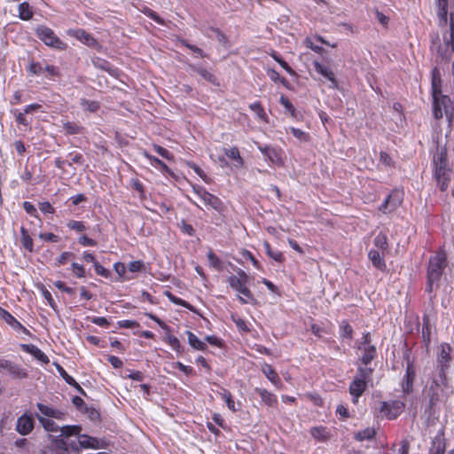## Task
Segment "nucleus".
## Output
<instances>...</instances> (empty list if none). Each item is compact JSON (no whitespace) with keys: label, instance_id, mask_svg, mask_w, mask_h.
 Wrapping results in <instances>:
<instances>
[{"label":"nucleus","instance_id":"58836bf2","mask_svg":"<svg viewBox=\"0 0 454 454\" xmlns=\"http://www.w3.org/2000/svg\"><path fill=\"white\" fill-rule=\"evenodd\" d=\"M19 18L22 20H29L33 17V11L27 2H23L19 4Z\"/></svg>","mask_w":454,"mask_h":454},{"label":"nucleus","instance_id":"9b49d317","mask_svg":"<svg viewBox=\"0 0 454 454\" xmlns=\"http://www.w3.org/2000/svg\"><path fill=\"white\" fill-rule=\"evenodd\" d=\"M258 150L274 165H284V151L279 147L271 145H262L255 142Z\"/></svg>","mask_w":454,"mask_h":454},{"label":"nucleus","instance_id":"a19ab883","mask_svg":"<svg viewBox=\"0 0 454 454\" xmlns=\"http://www.w3.org/2000/svg\"><path fill=\"white\" fill-rule=\"evenodd\" d=\"M37 419L39 420L40 424L43 426V427L47 432H58L60 431V427L58 426L56 422L53 420L39 416L37 415Z\"/></svg>","mask_w":454,"mask_h":454},{"label":"nucleus","instance_id":"774afa93","mask_svg":"<svg viewBox=\"0 0 454 454\" xmlns=\"http://www.w3.org/2000/svg\"><path fill=\"white\" fill-rule=\"evenodd\" d=\"M291 133L297 139L302 142H308L309 140V133L304 132L303 130L291 127L290 128Z\"/></svg>","mask_w":454,"mask_h":454},{"label":"nucleus","instance_id":"20e7f679","mask_svg":"<svg viewBox=\"0 0 454 454\" xmlns=\"http://www.w3.org/2000/svg\"><path fill=\"white\" fill-rule=\"evenodd\" d=\"M373 369L371 367H358L356 374L354 376L348 387V392L352 396L353 403H357L359 398L363 395L368 387V383L372 380Z\"/></svg>","mask_w":454,"mask_h":454},{"label":"nucleus","instance_id":"a211bd4d","mask_svg":"<svg viewBox=\"0 0 454 454\" xmlns=\"http://www.w3.org/2000/svg\"><path fill=\"white\" fill-rule=\"evenodd\" d=\"M20 348L24 352L32 355L35 359L43 364H47L50 363L48 356L34 344H20Z\"/></svg>","mask_w":454,"mask_h":454},{"label":"nucleus","instance_id":"79ce46f5","mask_svg":"<svg viewBox=\"0 0 454 454\" xmlns=\"http://www.w3.org/2000/svg\"><path fill=\"white\" fill-rule=\"evenodd\" d=\"M219 395L224 400L229 410L233 412L237 411L238 409L236 408L235 401L231 393L228 389L223 388L222 391L219 392Z\"/></svg>","mask_w":454,"mask_h":454},{"label":"nucleus","instance_id":"052dcab7","mask_svg":"<svg viewBox=\"0 0 454 454\" xmlns=\"http://www.w3.org/2000/svg\"><path fill=\"white\" fill-rule=\"evenodd\" d=\"M270 56L272 57V59L277 61L280 67L285 69L288 74H294V69L288 65V63L284 60L277 52H273L270 54Z\"/></svg>","mask_w":454,"mask_h":454},{"label":"nucleus","instance_id":"7c9ffc66","mask_svg":"<svg viewBox=\"0 0 454 454\" xmlns=\"http://www.w3.org/2000/svg\"><path fill=\"white\" fill-rule=\"evenodd\" d=\"M431 89L432 95L442 93V76L440 70L434 67L431 72Z\"/></svg>","mask_w":454,"mask_h":454},{"label":"nucleus","instance_id":"de8ad7c7","mask_svg":"<svg viewBox=\"0 0 454 454\" xmlns=\"http://www.w3.org/2000/svg\"><path fill=\"white\" fill-rule=\"evenodd\" d=\"M81 106L83 110L88 111L90 113H96L100 108V104L98 101L89 100L86 98L81 99Z\"/></svg>","mask_w":454,"mask_h":454},{"label":"nucleus","instance_id":"09e8293b","mask_svg":"<svg viewBox=\"0 0 454 454\" xmlns=\"http://www.w3.org/2000/svg\"><path fill=\"white\" fill-rule=\"evenodd\" d=\"M67 227L75 232H83L88 229L84 222L77 220H69L67 223Z\"/></svg>","mask_w":454,"mask_h":454},{"label":"nucleus","instance_id":"3c124183","mask_svg":"<svg viewBox=\"0 0 454 454\" xmlns=\"http://www.w3.org/2000/svg\"><path fill=\"white\" fill-rule=\"evenodd\" d=\"M196 71L207 82H208L214 85H219V82H218L215 75L214 74H212L211 72H209L208 70L200 67V68H197Z\"/></svg>","mask_w":454,"mask_h":454},{"label":"nucleus","instance_id":"bf43d9fd","mask_svg":"<svg viewBox=\"0 0 454 454\" xmlns=\"http://www.w3.org/2000/svg\"><path fill=\"white\" fill-rule=\"evenodd\" d=\"M188 167L192 168L205 183L209 184L210 178L207 176L204 170L194 162H188Z\"/></svg>","mask_w":454,"mask_h":454},{"label":"nucleus","instance_id":"6e6d98bb","mask_svg":"<svg viewBox=\"0 0 454 454\" xmlns=\"http://www.w3.org/2000/svg\"><path fill=\"white\" fill-rule=\"evenodd\" d=\"M131 187L139 193L140 200H144L146 199L145 186L139 179H131Z\"/></svg>","mask_w":454,"mask_h":454},{"label":"nucleus","instance_id":"c9c22d12","mask_svg":"<svg viewBox=\"0 0 454 454\" xmlns=\"http://www.w3.org/2000/svg\"><path fill=\"white\" fill-rule=\"evenodd\" d=\"M263 247H264L266 254L272 260H274L278 262H283L285 261V256H284L283 253L280 251H278V250H276V251L273 250L271 248L270 242L264 241Z\"/></svg>","mask_w":454,"mask_h":454},{"label":"nucleus","instance_id":"7ed1b4c3","mask_svg":"<svg viewBox=\"0 0 454 454\" xmlns=\"http://www.w3.org/2000/svg\"><path fill=\"white\" fill-rule=\"evenodd\" d=\"M236 275H231L227 278V282L231 289L238 293V300L241 304H253L255 298L252 291L247 286L248 276L241 269L236 270Z\"/></svg>","mask_w":454,"mask_h":454},{"label":"nucleus","instance_id":"c756f323","mask_svg":"<svg viewBox=\"0 0 454 454\" xmlns=\"http://www.w3.org/2000/svg\"><path fill=\"white\" fill-rule=\"evenodd\" d=\"M142 154L150 161L152 166L160 168L162 172L167 173L170 176L174 175L173 171L168 168V166L159 158L150 154L146 151H144Z\"/></svg>","mask_w":454,"mask_h":454},{"label":"nucleus","instance_id":"603ef678","mask_svg":"<svg viewBox=\"0 0 454 454\" xmlns=\"http://www.w3.org/2000/svg\"><path fill=\"white\" fill-rule=\"evenodd\" d=\"M207 260L210 267L214 268L218 271L223 270V262L213 251H209L207 253Z\"/></svg>","mask_w":454,"mask_h":454},{"label":"nucleus","instance_id":"13d9d810","mask_svg":"<svg viewBox=\"0 0 454 454\" xmlns=\"http://www.w3.org/2000/svg\"><path fill=\"white\" fill-rule=\"evenodd\" d=\"M452 172H447L444 174V176H436L434 177L436 179L437 184L442 192H445L450 184V174Z\"/></svg>","mask_w":454,"mask_h":454},{"label":"nucleus","instance_id":"cd10ccee","mask_svg":"<svg viewBox=\"0 0 454 454\" xmlns=\"http://www.w3.org/2000/svg\"><path fill=\"white\" fill-rule=\"evenodd\" d=\"M311 436L320 442H325L330 439V431L326 427L317 426L313 427L309 430Z\"/></svg>","mask_w":454,"mask_h":454},{"label":"nucleus","instance_id":"bb28decb","mask_svg":"<svg viewBox=\"0 0 454 454\" xmlns=\"http://www.w3.org/2000/svg\"><path fill=\"white\" fill-rule=\"evenodd\" d=\"M446 450V443L443 434H438L432 441L428 454H444Z\"/></svg>","mask_w":454,"mask_h":454},{"label":"nucleus","instance_id":"f704fd0d","mask_svg":"<svg viewBox=\"0 0 454 454\" xmlns=\"http://www.w3.org/2000/svg\"><path fill=\"white\" fill-rule=\"evenodd\" d=\"M249 108L256 114V116L265 123L269 122V117L260 101L254 102L249 105Z\"/></svg>","mask_w":454,"mask_h":454},{"label":"nucleus","instance_id":"dca6fc26","mask_svg":"<svg viewBox=\"0 0 454 454\" xmlns=\"http://www.w3.org/2000/svg\"><path fill=\"white\" fill-rule=\"evenodd\" d=\"M0 318L4 320L13 330L20 331L24 334L31 337V332L26 328L19 320H17L9 311L2 312Z\"/></svg>","mask_w":454,"mask_h":454},{"label":"nucleus","instance_id":"69168bd1","mask_svg":"<svg viewBox=\"0 0 454 454\" xmlns=\"http://www.w3.org/2000/svg\"><path fill=\"white\" fill-rule=\"evenodd\" d=\"M279 103L284 106V108L288 111L293 117L296 114V110L292 102L284 95H282L279 98Z\"/></svg>","mask_w":454,"mask_h":454},{"label":"nucleus","instance_id":"0e129e2a","mask_svg":"<svg viewBox=\"0 0 454 454\" xmlns=\"http://www.w3.org/2000/svg\"><path fill=\"white\" fill-rule=\"evenodd\" d=\"M142 12L145 15H146L148 18H150L153 21H155L157 24H159V25H164L165 24L164 20L161 17H160L153 10H152V9H150L148 7H145L142 11Z\"/></svg>","mask_w":454,"mask_h":454},{"label":"nucleus","instance_id":"a878e982","mask_svg":"<svg viewBox=\"0 0 454 454\" xmlns=\"http://www.w3.org/2000/svg\"><path fill=\"white\" fill-rule=\"evenodd\" d=\"M431 333H432V327H431V324H430L429 316L424 315L422 317L421 338H422V341L427 348H428L431 344Z\"/></svg>","mask_w":454,"mask_h":454},{"label":"nucleus","instance_id":"4c0bfd02","mask_svg":"<svg viewBox=\"0 0 454 454\" xmlns=\"http://www.w3.org/2000/svg\"><path fill=\"white\" fill-rule=\"evenodd\" d=\"M189 344L197 350L205 351L207 348V344L200 340L192 332H187Z\"/></svg>","mask_w":454,"mask_h":454},{"label":"nucleus","instance_id":"4d7b16f0","mask_svg":"<svg viewBox=\"0 0 454 454\" xmlns=\"http://www.w3.org/2000/svg\"><path fill=\"white\" fill-rule=\"evenodd\" d=\"M44 68L40 62L31 60L27 67V71L33 75H40L43 74Z\"/></svg>","mask_w":454,"mask_h":454},{"label":"nucleus","instance_id":"b1692460","mask_svg":"<svg viewBox=\"0 0 454 454\" xmlns=\"http://www.w3.org/2000/svg\"><path fill=\"white\" fill-rule=\"evenodd\" d=\"M203 194L205 196L203 202L206 206L212 207L218 213H223L225 210V206L220 198L210 192H204Z\"/></svg>","mask_w":454,"mask_h":454},{"label":"nucleus","instance_id":"0eeeda50","mask_svg":"<svg viewBox=\"0 0 454 454\" xmlns=\"http://www.w3.org/2000/svg\"><path fill=\"white\" fill-rule=\"evenodd\" d=\"M35 32L38 39L49 47L61 51L67 48V44L57 36L55 32L47 26L40 25L35 28Z\"/></svg>","mask_w":454,"mask_h":454},{"label":"nucleus","instance_id":"1a4fd4ad","mask_svg":"<svg viewBox=\"0 0 454 454\" xmlns=\"http://www.w3.org/2000/svg\"><path fill=\"white\" fill-rule=\"evenodd\" d=\"M416 377L417 371L414 363L408 359L405 372L399 383L403 396L411 395L414 392Z\"/></svg>","mask_w":454,"mask_h":454},{"label":"nucleus","instance_id":"f257e3e1","mask_svg":"<svg viewBox=\"0 0 454 454\" xmlns=\"http://www.w3.org/2000/svg\"><path fill=\"white\" fill-rule=\"evenodd\" d=\"M425 393L427 399V411L431 413L439 403L447 402L453 394V388L448 375L442 376L433 372Z\"/></svg>","mask_w":454,"mask_h":454},{"label":"nucleus","instance_id":"393cba45","mask_svg":"<svg viewBox=\"0 0 454 454\" xmlns=\"http://www.w3.org/2000/svg\"><path fill=\"white\" fill-rule=\"evenodd\" d=\"M358 349L362 351L360 361L365 365L364 367H367V365L377 357V348L375 345L367 347L358 346Z\"/></svg>","mask_w":454,"mask_h":454},{"label":"nucleus","instance_id":"e2e57ef3","mask_svg":"<svg viewBox=\"0 0 454 454\" xmlns=\"http://www.w3.org/2000/svg\"><path fill=\"white\" fill-rule=\"evenodd\" d=\"M153 150L159 154L160 155L162 158L168 160H174V155L172 153H170L168 150H167L166 148L159 145H156L154 144L153 145Z\"/></svg>","mask_w":454,"mask_h":454},{"label":"nucleus","instance_id":"a18cd8bd","mask_svg":"<svg viewBox=\"0 0 454 454\" xmlns=\"http://www.w3.org/2000/svg\"><path fill=\"white\" fill-rule=\"evenodd\" d=\"M82 427L79 425L63 426L60 427L61 435L70 437L73 435H78L80 437L82 432Z\"/></svg>","mask_w":454,"mask_h":454},{"label":"nucleus","instance_id":"72a5a7b5","mask_svg":"<svg viewBox=\"0 0 454 454\" xmlns=\"http://www.w3.org/2000/svg\"><path fill=\"white\" fill-rule=\"evenodd\" d=\"M373 244L376 247V250L380 251L382 254H386L388 250L387 237L385 233L380 232L374 239Z\"/></svg>","mask_w":454,"mask_h":454},{"label":"nucleus","instance_id":"aec40b11","mask_svg":"<svg viewBox=\"0 0 454 454\" xmlns=\"http://www.w3.org/2000/svg\"><path fill=\"white\" fill-rule=\"evenodd\" d=\"M313 67L317 73L323 75L325 78H326L331 82V85H330L331 88L335 89L338 87V82L335 78L334 73L330 68L322 65L318 61H314Z\"/></svg>","mask_w":454,"mask_h":454},{"label":"nucleus","instance_id":"49530a36","mask_svg":"<svg viewBox=\"0 0 454 454\" xmlns=\"http://www.w3.org/2000/svg\"><path fill=\"white\" fill-rule=\"evenodd\" d=\"M375 434H376V432L373 428L367 427L364 430L357 432L355 434V439L359 442H363L364 440H372L374 438Z\"/></svg>","mask_w":454,"mask_h":454},{"label":"nucleus","instance_id":"412c9836","mask_svg":"<svg viewBox=\"0 0 454 454\" xmlns=\"http://www.w3.org/2000/svg\"><path fill=\"white\" fill-rule=\"evenodd\" d=\"M262 372L265 375V377L277 387L282 388L283 383L281 379L278 376V373L276 372L274 367L271 364L264 363L262 365Z\"/></svg>","mask_w":454,"mask_h":454},{"label":"nucleus","instance_id":"5fc2aeb1","mask_svg":"<svg viewBox=\"0 0 454 454\" xmlns=\"http://www.w3.org/2000/svg\"><path fill=\"white\" fill-rule=\"evenodd\" d=\"M68 158L67 166H72V164L82 165L84 163L83 155L76 151L69 153Z\"/></svg>","mask_w":454,"mask_h":454},{"label":"nucleus","instance_id":"ea45409f","mask_svg":"<svg viewBox=\"0 0 454 454\" xmlns=\"http://www.w3.org/2000/svg\"><path fill=\"white\" fill-rule=\"evenodd\" d=\"M65 132L68 135L82 134L84 128L74 121H67L63 124Z\"/></svg>","mask_w":454,"mask_h":454},{"label":"nucleus","instance_id":"2eb2a0df","mask_svg":"<svg viewBox=\"0 0 454 454\" xmlns=\"http://www.w3.org/2000/svg\"><path fill=\"white\" fill-rule=\"evenodd\" d=\"M35 427V421L31 414L24 413L18 418L16 431L21 435L29 434Z\"/></svg>","mask_w":454,"mask_h":454},{"label":"nucleus","instance_id":"338daca9","mask_svg":"<svg viewBox=\"0 0 454 454\" xmlns=\"http://www.w3.org/2000/svg\"><path fill=\"white\" fill-rule=\"evenodd\" d=\"M180 43L183 46H184L187 49H189L190 51H192V52H194L197 55H199L200 58H205L206 57L204 51L200 48H199L198 46H196L194 44L190 43L187 40L181 39L180 40Z\"/></svg>","mask_w":454,"mask_h":454},{"label":"nucleus","instance_id":"5701e85b","mask_svg":"<svg viewBox=\"0 0 454 454\" xmlns=\"http://www.w3.org/2000/svg\"><path fill=\"white\" fill-rule=\"evenodd\" d=\"M385 254H382L379 250L371 249L368 253V258L372 262V265L379 270L384 272L387 270V264L384 259Z\"/></svg>","mask_w":454,"mask_h":454},{"label":"nucleus","instance_id":"423d86ee","mask_svg":"<svg viewBox=\"0 0 454 454\" xmlns=\"http://www.w3.org/2000/svg\"><path fill=\"white\" fill-rule=\"evenodd\" d=\"M453 348L447 342H442L436 348L435 370L434 373L448 375L452 363Z\"/></svg>","mask_w":454,"mask_h":454},{"label":"nucleus","instance_id":"c85d7f7f","mask_svg":"<svg viewBox=\"0 0 454 454\" xmlns=\"http://www.w3.org/2000/svg\"><path fill=\"white\" fill-rule=\"evenodd\" d=\"M437 7L439 26L445 27L448 24V0H437Z\"/></svg>","mask_w":454,"mask_h":454},{"label":"nucleus","instance_id":"f8f14e48","mask_svg":"<svg viewBox=\"0 0 454 454\" xmlns=\"http://www.w3.org/2000/svg\"><path fill=\"white\" fill-rule=\"evenodd\" d=\"M433 166L434 177H442L447 172H452V169L449 168L447 150L445 148L438 151L434 156Z\"/></svg>","mask_w":454,"mask_h":454},{"label":"nucleus","instance_id":"c03bdc74","mask_svg":"<svg viewBox=\"0 0 454 454\" xmlns=\"http://www.w3.org/2000/svg\"><path fill=\"white\" fill-rule=\"evenodd\" d=\"M165 296L174 304L182 306L185 309H188L192 311H193V306L191 305L188 301L183 300L182 298H179L176 295H174L171 292L166 291L164 293Z\"/></svg>","mask_w":454,"mask_h":454},{"label":"nucleus","instance_id":"473e14b6","mask_svg":"<svg viewBox=\"0 0 454 454\" xmlns=\"http://www.w3.org/2000/svg\"><path fill=\"white\" fill-rule=\"evenodd\" d=\"M20 241L23 247L27 252L32 253L34 251L33 239L30 237L28 231L24 226H21L20 228Z\"/></svg>","mask_w":454,"mask_h":454},{"label":"nucleus","instance_id":"4468645a","mask_svg":"<svg viewBox=\"0 0 454 454\" xmlns=\"http://www.w3.org/2000/svg\"><path fill=\"white\" fill-rule=\"evenodd\" d=\"M79 444L83 449L98 450L106 449L109 446V442L104 438L98 439L88 434H81L79 438Z\"/></svg>","mask_w":454,"mask_h":454},{"label":"nucleus","instance_id":"2f4dec72","mask_svg":"<svg viewBox=\"0 0 454 454\" xmlns=\"http://www.w3.org/2000/svg\"><path fill=\"white\" fill-rule=\"evenodd\" d=\"M224 154L231 160L235 161L237 168H241L244 165V160L240 155L239 150L237 146L231 148H223Z\"/></svg>","mask_w":454,"mask_h":454},{"label":"nucleus","instance_id":"e433bc0d","mask_svg":"<svg viewBox=\"0 0 454 454\" xmlns=\"http://www.w3.org/2000/svg\"><path fill=\"white\" fill-rule=\"evenodd\" d=\"M340 336L341 339L352 340L354 330L348 320H341L339 325Z\"/></svg>","mask_w":454,"mask_h":454},{"label":"nucleus","instance_id":"ddd939ff","mask_svg":"<svg viewBox=\"0 0 454 454\" xmlns=\"http://www.w3.org/2000/svg\"><path fill=\"white\" fill-rule=\"evenodd\" d=\"M7 371L14 379L22 380L27 378V371L18 364L10 360L0 358V372Z\"/></svg>","mask_w":454,"mask_h":454},{"label":"nucleus","instance_id":"f3484780","mask_svg":"<svg viewBox=\"0 0 454 454\" xmlns=\"http://www.w3.org/2000/svg\"><path fill=\"white\" fill-rule=\"evenodd\" d=\"M67 34L88 46H93L97 43L96 39L82 28L70 29Z\"/></svg>","mask_w":454,"mask_h":454},{"label":"nucleus","instance_id":"39448f33","mask_svg":"<svg viewBox=\"0 0 454 454\" xmlns=\"http://www.w3.org/2000/svg\"><path fill=\"white\" fill-rule=\"evenodd\" d=\"M433 97V115L436 120L446 117L449 123H451L454 117V106L450 98L442 93L432 95Z\"/></svg>","mask_w":454,"mask_h":454},{"label":"nucleus","instance_id":"8fccbe9b","mask_svg":"<svg viewBox=\"0 0 454 454\" xmlns=\"http://www.w3.org/2000/svg\"><path fill=\"white\" fill-rule=\"evenodd\" d=\"M59 372H60V375L62 376V378L65 380V381L75 387L78 391H80L81 393L84 394V390L82 389V387L77 383V381L74 379V377H72L71 375H69L63 368H60L59 370Z\"/></svg>","mask_w":454,"mask_h":454},{"label":"nucleus","instance_id":"37998d69","mask_svg":"<svg viewBox=\"0 0 454 454\" xmlns=\"http://www.w3.org/2000/svg\"><path fill=\"white\" fill-rule=\"evenodd\" d=\"M52 446L56 454H69L67 442L60 436L53 439Z\"/></svg>","mask_w":454,"mask_h":454},{"label":"nucleus","instance_id":"680f3d73","mask_svg":"<svg viewBox=\"0 0 454 454\" xmlns=\"http://www.w3.org/2000/svg\"><path fill=\"white\" fill-rule=\"evenodd\" d=\"M231 320L234 322L239 331L245 333H248L250 331L247 325V322L245 319L239 317L237 315H231Z\"/></svg>","mask_w":454,"mask_h":454},{"label":"nucleus","instance_id":"6ab92c4d","mask_svg":"<svg viewBox=\"0 0 454 454\" xmlns=\"http://www.w3.org/2000/svg\"><path fill=\"white\" fill-rule=\"evenodd\" d=\"M36 407L43 415L42 417L53 418L59 420H62L66 417V413L60 410L52 408L42 403H37Z\"/></svg>","mask_w":454,"mask_h":454},{"label":"nucleus","instance_id":"6e6552de","mask_svg":"<svg viewBox=\"0 0 454 454\" xmlns=\"http://www.w3.org/2000/svg\"><path fill=\"white\" fill-rule=\"evenodd\" d=\"M405 408V403L399 400H393L390 402L382 401L380 403L379 414L381 418L388 420L397 419Z\"/></svg>","mask_w":454,"mask_h":454},{"label":"nucleus","instance_id":"864d4df0","mask_svg":"<svg viewBox=\"0 0 454 454\" xmlns=\"http://www.w3.org/2000/svg\"><path fill=\"white\" fill-rule=\"evenodd\" d=\"M167 343L177 353H182L184 348L177 337L172 334H168L166 337Z\"/></svg>","mask_w":454,"mask_h":454},{"label":"nucleus","instance_id":"9d476101","mask_svg":"<svg viewBox=\"0 0 454 454\" xmlns=\"http://www.w3.org/2000/svg\"><path fill=\"white\" fill-rule=\"evenodd\" d=\"M403 200V193L399 190H393L379 207V210L383 214H389L395 211Z\"/></svg>","mask_w":454,"mask_h":454},{"label":"nucleus","instance_id":"f03ea898","mask_svg":"<svg viewBox=\"0 0 454 454\" xmlns=\"http://www.w3.org/2000/svg\"><path fill=\"white\" fill-rule=\"evenodd\" d=\"M447 266V253L443 247H440L428 261L426 292L432 294L439 287V282Z\"/></svg>","mask_w":454,"mask_h":454},{"label":"nucleus","instance_id":"4be33fe9","mask_svg":"<svg viewBox=\"0 0 454 454\" xmlns=\"http://www.w3.org/2000/svg\"><path fill=\"white\" fill-rule=\"evenodd\" d=\"M254 392L258 394L261 398V402L268 407H277L278 405V397L272 392L267 390L266 388L255 387Z\"/></svg>","mask_w":454,"mask_h":454}]
</instances>
